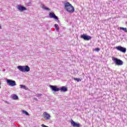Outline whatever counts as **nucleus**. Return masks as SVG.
<instances>
[{
  "label": "nucleus",
  "instance_id": "nucleus-22",
  "mask_svg": "<svg viewBox=\"0 0 127 127\" xmlns=\"http://www.w3.org/2000/svg\"><path fill=\"white\" fill-rule=\"evenodd\" d=\"M41 127H49L48 126H47L45 125L44 124H42L41 125Z\"/></svg>",
  "mask_w": 127,
  "mask_h": 127
},
{
  "label": "nucleus",
  "instance_id": "nucleus-20",
  "mask_svg": "<svg viewBox=\"0 0 127 127\" xmlns=\"http://www.w3.org/2000/svg\"><path fill=\"white\" fill-rule=\"evenodd\" d=\"M100 49L99 48L95 49V51H97V52H99V51H100Z\"/></svg>",
  "mask_w": 127,
  "mask_h": 127
},
{
  "label": "nucleus",
  "instance_id": "nucleus-2",
  "mask_svg": "<svg viewBox=\"0 0 127 127\" xmlns=\"http://www.w3.org/2000/svg\"><path fill=\"white\" fill-rule=\"evenodd\" d=\"M17 69L20 72H29L30 71V67L28 65H18Z\"/></svg>",
  "mask_w": 127,
  "mask_h": 127
},
{
  "label": "nucleus",
  "instance_id": "nucleus-4",
  "mask_svg": "<svg viewBox=\"0 0 127 127\" xmlns=\"http://www.w3.org/2000/svg\"><path fill=\"white\" fill-rule=\"evenodd\" d=\"M6 81L8 86H11V87H14V86H16V82H15V81L14 80L7 79Z\"/></svg>",
  "mask_w": 127,
  "mask_h": 127
},
{
  "label": "nucleus",
  "instance_id": "nucleus-6",
  "mask_svg": "<svg viewBox=\"0 0 127 127\" xmlns=\"http://www.w3.org/2000/svg\"><path fill=\"white\" fill-rule=\"evenodd\" d=\"M116 49H117V50L118 51H120V52H122L123 53H126V52H127V48L122 46L116 47Z\"/></svg>",
  "mask_w": 127,
  "mask_h": 127
},
{
  "label": "nucleus",
  "instance_id": "nucleus-19",
  "mask_svg": "<svg viewBox=\"0 0 127 127\" xmlns=\"http://www.w3.org/2000/svg\"><path fill=\"white\" fill-rule=\"evenodd\" d=\"M73 80L74 81H77V82H80V81H82V79L80 78H73Z\"/></svg>",
  "mask_w": 127,
  "mask_h": 127
},
{
  "label": "nucleus",
  "instance_id": "nucleus-11",
  "mask_svg": "<svg viewBox=\"0 0 127 127\" xmlns=\"http://www.w3.org/2000/svg\"><path fill=\"white\" fill-rule=\"evenodd\" d=\"M50 88L54 92H58L59 91V88H57V87L54 85H50Z\"/></svg>",
  "mask_w": 127,
  "mask_h": 127
},
{
  "label": "nucleus",
  "instance_id": "nucleus-5",
  "mask_svg": "<svg viewBox=\"0 0 127 127\" xmlns=\"http://www.w3.org/2000/svg\"><path fill=\"white\" fill-rule=\"evenodd\" d=\"M80 38L84 39V40H86V41H89V40H91L92 39V37L90 36L87 35L86 34H83L81 35Z\"/></svg>",
  "mask_w": 127,
  "mask_h": 127
},
{
  "label": "nucleus",
  "instance_id": "nucleus-18",
  "mask_svg": "<svg viewBox=\"0 0 127 127\" xmlns=\"http://www.w3.org/2000/svg\"><path fill=\"white\" fill-rule=\"evenodd\" d=\"M120 29H121V30H123L124 31H125V32H127V28H124V27H121L120 28Z\"/></svg>",
  "mask_w": 127,
  "mask_h": 127
},
{
  "label": "nucleus",
  "instance_id": "nucleus-3",
  "mask_svg": "<svg viewBox=\"0 0 127 127\" xmlns=\"http://www.w3.org/2000/svg\"><path fill=\"white\" fill-rule=\"evenodd\" d=\"M112 60L113 61H114L116 65H117L118 66H122V65L124 64V62H122V60L118 59V58L113 57Z\"/></svg>",
  "mask_w": 127,
  "mask_h": 127
},
{
  "label": "nucleus",
  "instance_id": "nucleus-8",
  "mask_svg": "<svg viewBox=\"0 0 127 127\" xmlns=\"http://www.w3.org/2000/svg\"><path fill=\"white\" fill-rule=\"evenodd\" d=\"M17 9L19 10V11H24V10H27L26 7L21 5H18L17 6Z\"/></svg>",
  "mask_w": 127,
  "mask_h": 127
},
{
  "label": "nucleus",
  "instance_id": "nucleus-16",
  "mask_svg": "<svg viewBox=\"0 0 127 127\" xmlns=\"http://www.w3.org/2000/svg\"><path fill=\"white\" fill-rule=\"evenodd\" d=\"M12 99H13V100H18V96H17V95H13L12 96Z\"/></svg>",
  "mask_w": 127,
  "mask_h": 127
},
{
  "label": "nucleus",
  "instance_id": "nucleus-14",
  "mask_svg": "<svg viewBox=\"0 0 127 127\" xmlns=\"http://www.w3.org/2000/svg\"><path fill=\"white\" fill-rule=\"evenodd\" d=\"M20 88L21 89H24V90H27V87L24 85H20Z\"/></svg>",
  "mask_w": 127,
  "mask_h": 127
},
{
  "label": "nucleus",
  "instance_id": "nucleus-9",
  "mask_svg": "<svg viewBox=\"0 0 127 127\" xmlns=\"http://www.w3.org/2000/svg\"><path fill=\"white\" fill-rule=\"evenodd\" d=\"M71 125L73 127H81V125H80V123H76L73 120H71Z\"/></svg>",
  "mask_w": 127,
  "mask_h": 127
},
{
  "label": "nucleus",
  "instance_id": "nucleus-24",
  "mask_svg": "<svg viewBox=\"0 0 127 127\" xmlns=\"http://www.w3.org/2000/svg\"><path fill=\"white\" fill-rule=\"evenodd\" d=\"M1 26L0 25V29H1Z\"/></svg>",
  "mask_w": 127,
  "mask_h": 127
},
{
  "label": "nucleus",
  "instance_id": "nucleus-13",
  "mask_svg": "<svg viewBox=\"0 0 127 127\" xmlns=\"http://www.w3.org/2000/svg\"><path fill=\"white\" fill-rule=\"evenodd\" d=\"M42 8L43 9H45L46 10H47L48 11H50V9L49 8L47 7L45 5H43Z\"/></svg>",
  "mask_w": 127,
  "mask_h": 127
},
{
  "label": "nucleus",
  "instance_id": "nucleus-21",
  "mask_svg": "<svg viewBox=\"0 0 127 127\" xmlns=\"http://www.w3.org/2000/svg\"><path fill=\"white\" fill-rule=\"evenodd\" d=\"M36 97H37L38 98H39L40 97H41V96H42V94H36Z\"/></svg>",
  "mask_w": 127,
  "mask_h": 127
},
{
  "label": "nucleus",
  "instance_id": "nucleus-1",
  "mask_svg": "<svg viewBox=\"0 0 127 127\" xmlns=\"http://www.w3.org/2000/svg\"><path fill=\"white\" fill-rule=\"evenodd\" d=\"M64 9L69 12V13H73L75 11V8L72 4L68 2L64 3Z\"/></svg>",
  "mask_w": 127,
  "mask_h": 127
},
{
  "label": "nucleus",
  "instance_id": "nucleus-10",
  "mask_svg": "<svg viewBox=\"0 0 127 127\" xmlns=\"http://www.w3.org/2000/svg\"><path fill=\"white\" fill-rule=\"evenodd\" d=\"M43 116H44V119H45L46 121L49 120L50 118H51V116H50V115H49L47 112H44L43 113Z\"/></svg>",
  "mask_w": 127,
  "mask_h": 127
},
{
  "label": "nucleus",
  "instance_id": "nucleus-25",
  "mask_svg": "<svg viewBox=\"0 0 127 127\" xmlns=\"http://www.w3.org/2000/svg\"><path fill=\"white\" fill-rule=\"evenodd\" d=\"M0 84H1V83H0ZM0 88H1V87L0 86Z\"/></svg>",
  "mask_w": 127,
  "mask_h": 127
},
{
  "label": "nucleus",
  "instance_id": "nucleus-12",
  "mask_svg": "<svg viewBox=\"0 0 127 127\" xmlns=\"http://www.w3.org/2000/svg\"><path fill=\"white\" fill-rule=\"evenodd\" d=\"M67 90L68 89L65 86H63L59 88V91H61V92H67Z\"/></svg>",
  "mask_w": 127,
  "mask_h": 127
},
{
  "label": "nucleus",
  "instance_id": "nucleus-7",
  "mask_svg": "<svg viewBox=\"0 0 127 127\" xmlns=\"http://www.w3.org/2000/svg\"><path fill=\"white\" fill-rule=\"evenodd\" d=\"M49 16L50 18H54L57 19V22H59V20H58V17L55 15V13L51 12L49 13Z\"/></svg>",
  "mask_w": 127,
  "mask_h": 127
},
{
  "label": "nucleus",
  "instance_id": "nucleus-17",
  "mask_svg": "<svg viewBox=\"0 0 127 127\" xmlns=\"http://www.w3.org/2000/svg\"><path fill=\"white\" fill-rule=\"evenodd\" d=\"M55 27L56 30H57V31H59V27L58 26V24H55Z\"/></svg>",
  "mask_w": 127,
  "mask_h": 127
},
{
  "label": "nucleus",
  "instance_id": "nucleus-15",
  "mask_svg": "<svg viewBox=\"0 0 127 127\" xmlns=\"http://www.w3.org/2000/svg\"><path fill=\"white\" fill-rule=\"evenodd\" d=\"M22 113L24 115H26V116H29V114L28 113V112H27L25 110H22Z\"/></svg>",
  "mask_w": 127,
  "mask_h": 127
},
{
  "label": "nucleus",
  "instance_id": "nucleus-23",
  "mask_svg": "<svg viewBox=\"0 0 127 127\" xmlns=\"http://www.w3.org/2000/svg\"><path fill=\"white\" fill-rule=\"evenodd\" d=\"M35 101H38V99L37 98H35Z\"/></svg>",
  "mask_w": 127,
  "mask_h": 127
}]
</instances>
